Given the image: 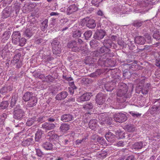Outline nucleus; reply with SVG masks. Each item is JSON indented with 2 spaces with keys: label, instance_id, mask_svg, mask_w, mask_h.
I'll list each match as a JSON object with an SVG mask.
<instances>
[{
  "label": "nucleus",
  "instance_id": "1",
  "mask_svg": "<svg viewBox=\"0 0 160 160\" xmlns=\"http://www.w3.org/2000/svg\"><path fill=\"white\" fill-rule=\"evenodd\" d=\"M118 91L117 93L118 96V102L119 103H122L126 101L127 98L129 97V95L127 93L128 88L127 85L122 82L118 83L117 86Z\"/></svg>",
  "mask_w": 160,
  "mask_h": 160
},
{
  "label": "nucleus",
  "instance_id": "2",
  "mask_svg": "<svg viewBox=\"0 0 160 160\" xmlns=\"http://www.w3.org/2000/svg\"><path fill=\"white\" fill-rule=\"evenodd\" d=\"M117 68L111 70L112 73H113L112 77L114 78V79L110 82H108L104 85L105 88L108 91H112L115 87L117 88L118 83H120L121 77L117 74Z\"/></svg>",
  "mask_w": 160,
  "mask_h": 160
},
{
  "label": "nucleus",
  "instance_id": "3",
  "mask_svg": "<svg viewBox=\"0 0 160 160\" xmlns=\"http://www.w3.org/2000/svg\"><path fill=\"white\" fill-rule=\"evenodd\" d=\"M14 7L11 6L6 7L3 10L1 14L2 18L3 19L9 17H13L14 13L17 14L20 9L19 5L16 4Z\"/></svg>",
  "mask_w": 160,
  "mask_h": 160
},
{
  "label": "nucleus",
  "instance_id": "4",
  "mask_svg": "<svg viewBox=\"0 0 160 160\" xmlns=\"http://www.w3.org/2000/svg\"><path fill=\"white\" fill-rule=\"evenodd\" d=\"M83 42V41L81 39L72 40L68 42L67 46L72 52H79L82 50V47L80 45Z\"/></svg>",
  "mask_w": 160,
  "mask_h": 160
},
{
  "label": "nucleus",
  "instance_id": "5",
  "mask_svg": "<svg viewBox=\"0 0 160 160\" xmlns=\"http://www.w3.org/2000/svg\"><path fill=\"white\" fill-rule=\"evenodd\" d=\"M13 118L17 120H21L25 116V112L19 104L13 108Z\"/></svg>",
  "mask_w": 160,
  "mask_h": 160
},
{
  "label": "nucleus",
  "instance_id": "6",
  "mask_svg": "<svg viewBox=\"0 0 160 160\" xmlns=\"http://www.w3.org/2000/svg\"><path fill=\"white\" fill-rule=\"evenodd\" d=\"M80 24L83 27L86 25L87 27L91 29H94L96 26L95 21L87 17L82 19L80 22Z\"/></svg>",
  "mask_w": 160,
  "mask_h": 160
},
{
  "label": "nucleus",
  "instance_id": "7",
  "mask_svg": "<svg viewBox=\"0 0 160 160\" xmlns=\"http://www.w3.org/2000/svg\"><path fill=\"white\" fill-rule=\"evenodd\" d=\"M142 85H139L136 88V90L139 91L138 93L141 92L143 94H146L148 92V90L151 88V85L149 83H147L143 85L144 83V79H143L140 82Z\"/></svg>",
  "mask_w": 160,
  "mask_h": 160
},
{
  "label": "nucleus",
  "instance_id": "8",
  "mask_svg": "<svg viewBox=\"0 0 160 160\" xmlns=\"http://www.w3.org/2000/svg\"><path fill=\"white\" fill-rule=\"evenodd\" d=\"M51 44L54 54L57 55L60 53L62 50L61 45L58 39H54L51 42Z\"/></svg>",
  "mask_w": 160,
  "mask_h": 160
},
{
  "label": "nucleus",
  "instance_id": "9",
  "mask_svg": "<svg viewBox=\"0 0 160 160\" xmlns=\"http://www.w3.org/2000/svg\"><path fill=\"white\" fill-rule=\"evenodd\" d=\"M114 119L117 122L122 123L126 121L127 117L126 115L120 112L114 114Z\"/></svg>",
  "mask_w": 160,
  "mask_h": 160
},
{
  "label": "nucleus",
  "instance_id": "10",
  "mask_svg": "<svg viewBox=\"0 0 160 160\" xmlns=\"http://www.w3.org/2000/svg\"><path fill=\"white\" fill-rule=\"evenodd\" d=\"M106 95L102 93H99L96 96V103L99 105H102L105 102L106 98Z\"/></svg>",
  "mask_w": 160,
  "mask_h": 160
},
{
  "label": "nucleus",
  "instance_id": "11",
  "mask_svg": "<svg viewBox=\"0 0 160 160\" xmlns=\"http://www.w3.org/2000/svg\"><path fill=\"white\" fill-rule=\"evenodd\" d=\"M51 75H48L46 77L45 80L44 81V82L51 83L53 82L56 79L58 78V73L56 71L51 72Z\"/></svg>",
  "mask_w": 160,
  "mask_h": 160
},
{
  "label": "nucleus",
  "instance_id": "12",
  "mask_svg": "<svg viewBox=\"0 0 160 160\" xmlns=\"http://www.w3.org/2000/svg\"><path fill=\"white\" fill-rule=\"evenodd\" d=\"M74 116L71 113H65L61 116L60 120L63 122H68L74 120Z\"/></svg>",
  "mask_w": 160,
  "mask_h": 160
},
{
  "label": "nucleus",
  "instance_id": "13",
  "mask_svg": "<svg viewBox=\"0 0 160 160\" xmlns=\"http://www.w3.org/2000/svg\"><path fill=\"white\" fill-rule=\"evenodd\" d=\"M106 34V32L102 29L97 30L93 36V38L100 40L102 39Z\"/></svg>",
  "mask_w": 160,
  "mask_h": 160
},
{
  "label": "nucleus",
  "instance_id": "14",
  "mask_svg": "<svg viewBox=\"0 0 160 160\" xmlns=\"http://www.w3.org/2000/svg\"><path fill=\"white\" fill-rule=\"evenodd\" d=\"M105 137L108 142L111 143L114 142L116 140L115 135L110 131H109L108 132L106 133Z\"/></svg>",
  "mask_w": 160,
  "mask_h": 160
},
{
  "label": "nucleus",
  "instance_id": "15",
  "mask_svg": "<svg viewBox=\"0 0 160 160\" xmlns=\"http://www.w3.org/2000/svg\"><path fill=\"white\" fill-rule=\"evenodd\" d=\"M154 104L151 108V111L154 113L158 112L160 111V99L155 100Z\"/></svg>",
  "mask_w": 160,
  "mask_h": 160
},
{
  "label": "nucleus",
  "instance_id": "16",
  "mask_svg": "<svg viewBox=\"0 0 160 160\" xmlns=\"http://www.w3.org/2000/svg\"><path fill=\"white\" fill-rule=\"evenodd\" d=\"M47 137L50 142H53L58 139L59 136L55 133L54 131H52L48 132Z\"/></svg>",
  "mask_w": 160,
  "mask_h": 160
},
{
  "label": "nucleus",
  "instance_id": "17",
  "mask_svg": "<svg viewBox=\"0 0 160 160\" xmlns=\"http://www.w3.org/2000/svg\"><path fill=\"white\" fill-rule=\"evenodd\" d=\"M56 127L54 124L52 123L46 122L42 124V128L45 131L53 129Z\"/></svg>",
  "mask_w": 160,
  "mask_h": 160
},
{
  "label": "nucleus",
  "instance_id": "18",
  "mask_svg": "<svg viewBox=\"0 0 160 160\" xmlns=\"http://www.w3.org/2000/svg\"><path fill=\"white\" fill-rule=\"evenodd\" d=\"M68 95V93L67 92L62 91L57 94L55 98L56 100L62 101L66 98Z\"/></svg>",
  "mask_w": 160,
  "mask_h": 160
},
{
  "label": "nucleus",
  "instance_id": "19",
  "mask_svg": "<svg viewBox=\"0 0 160 160\" xmlns=\"http://www.w3.org/2000/svg\"><path fill=\"white\" fill-rule=\"evenodd\" d=\"M103 45L104 46L110 49L112 47H113V45H114V43H113L112 40L109 38H107L103 41L102 42Z\"/></svg>",
  "mask_w": 160,
  "mask_h": 160
},
{
  "label": "nucleus",
  "instance_id": "20",
  "mask_svg": "<svg viewBox=\"0 0 160 160\" xmlns=\"http://www.w3.org/2000/svg\"><path fill=\"white\" fill-rule=\"evenodd\" d=\"M12 90V88L11 86L5 85L0 89V93L2 94L5 95Z\"/></svg>",
  "mask_w": 160,
  "mask_h": 160
},
{
  "label": "nucleus",
  "instance_id": "21",
  "mask_svg": "<svg viewBox=\"0 0 160 160\" xmlns=\"http://www.w3.org/2000/svg\"><path fill=\"white\" fill-rule=\"evenodd\" d=\"M92 96V93L90 92L84 93L80 97V100L82 102L87 101L89 100Z\"/></svg>",
  "mask_w": 160,
  "mask_h": 160
},
{
  "label": "nucleus",
  "instance_id": "22",
  "mask_svg": "<svg viewBox=\"0 0 160 160\" xmlns=\"http://www.w3.org/2000/svg\"><path fill=\"white\" fill-rule=\"evenodd\" d=\"M12 43L14 44L17 42L18 40L21 38V34L19 31H16L13 32L12 36Z\"/></svg>",
  "mask_w": 160,
  "mask_h": 160
},
{
  "label": "nucleus",
  "instance_id": "23",
  "mask_svg": "<svg viewBox=\"0 0 160 160\" xmlns=\"http://www.w3.org/2000/svg\"><path fill=\"white\" fill-rule=\"evenodd\" d=\"M43 132L41 130H38L35 134V141L36 142H40L42 140Z\"/></svg>",
  "mask_w": 160,
  "mask_h": 160
},
{
  "label": "nucleus",
  "instance_id": "24",
  "mask_svg": "<svg viewBox=\"0 0 160 160\" xmlns=\"http://www.w3.org/2000/svg\"><path fill=\"white\" fill-rule=\"evenodd\" d=\"M18 96L17 93H14L12 94V98L10 101V107L12 108L15 106L18 100Z\"/></svg>",
  "mask_w": 160,
  "mask_h": 160
},
{
  "label": "nucleus",
  "instance_id": "25",
  "mask_svg": "<svg viewBox=\"0 0 160 160\" xmlns=\"http://www.w3.org/2000/svg\"><path fill=\"white\" fill-rule=\"evenodd\" d=\"M34 143L33 139L32 138H28L22 142V145L23 146H28L33 144Z\"/></svg>",
  "mask_w": 160,
  "mask_h": 160
},
{
  "label": "nucleus",
  "instance_id": "26",
  "mask_svg": "<svg viewBox=\"0 0 160 160\" xmlns=\"http://www.w3.org/2000/svg\"><path fill=\"white\" fill-rule=\"evenodd\" d=\"M134 41L137 44L140 45L144 44L146 42L145 38L142 36L136 37L134 38Z\"/></svg>",
  "mask_w": 160,
  "mask_h": 160
},
{
  "label": "nucleus",
  "instance_id": "27",
  "mask_svg": "<svg viewBox=\"0 0 160 160\" xmlns=\"http://www.w3.org/2000/svg\"><path fill=\"white\" fill-rule=\"evenodd\" d=\"M70 125L68 123H62L60 127V131L63 132H65L68 130L70 128Z\"/></svg>",
  "mask_w": 160,
  "mask_h": 160
},
{
  "label": "nucleus",
  "instance_id": "28",
  "mask_svg": "<svg viewBox=\"0 0 160 160\" xmlns=\"http://www.w3.org/2000/svg\"><path fill=\"white\" fill-rule=\"evenodd\" d=\"M98 121L96 119H91L89 123V126L90 129L94 130L97 127Z\"/></svg>",
  "mask_w": 160,
  "mask_h": 160
},
{
  "label": "nucleus",
  "instance_id": "29",
  "mask_svg": "<svg viewBox=\"0 0 160 160\" xmlns=\"http://www.w3.org/2000/svg\"><path fill=\"white\" fill-rule=\"evenodd\" d=\"M99 51L100 52V53H101V54H109L111 52L110 49L104 46L103 45L100 48Z\"/></svg>",
  "mask_w": 160,
  "mask_h": 160
},
{
  "label": "nucleus",
  "instance_id": "30",
  "mask_svg": "<svg viewBox=\"0 0 160 160\" xmlns=\"http://www.w3.org/2000/svg\"><path fill=\"white\" fill-rule=\"evenodd\" d=\"M11 34V32L9 31L5 32L1 37L2 39L1 41L4 42L6 40H8L10 37Z\"/></svg>",
  "mask_w": 160,
  "mask_h": 160
},
{
  "label": "nucleus",
  "instance_id": "31",
  "mask_svg": "<svg viewBox=\"0 0 160 160\" xmlns=\"http://www.w3.org/2000/svg\"><path fill=\"white\" fill-rule=\"evenodd\" d=\"M103 56H102L100 57L98 61V64L101 67H105L106 65L107 59L106 58L103 57Z\"/></svg>",
  "mask_w": 160,
  "mask_h": 160
},
{
  "label": "nucleus",
  "instance_id": "32",
  "mask_svg": "<svg viewBox=\"0 0 160 160\" xmlns=\"http://www.w3.org/2000/svg\"><path fill=\"white\" fill-rule=\"evenodd\" d=\"M38 99L36 96L32 97L30 101L28 102V105L29 107H32L35 106L37 102Z\"/></svg>",
  "mask_w": 160,
  "mask_h": 160
},
{
  "label": "nucleus",
  "instance_id": "33",
  "mask_svg": "<svg viewBox=\"0 0 160 160\" xmlns=\"http://www.w3.org/2000/svg\"><path fill=\"white\" fill-rule=\"evenodd\" d=\"M48 19H45L41 22L40 28L42 31H44L48 28Z\"/></svg>",
  "mask_w": 160,
  "mask_h": 160
},
{
  "label": "nucleus",
  "instance_id": "34",
  "mask_svg": "<svg viewBox=\"0 0 160 160\" xmlns=\"http://www.w3.org/2000/svg\"><path fill=\"white\" fill-rule=\"evenodd\" d=\"M98 40L93 39L91 40L90 42V45L91 48L95 49L99 46L100 42Z\"/></svg>",
  "mask_w": 160,
  "mask_h": 160
},
{
  "label": "nucleus",
  "instance_id": "35",
  "mask_svg": "<svg viewBox=\"0 0 160 160\" xmlns=\"http://www.w3.org/2000/svg\"><path fill=\"white\" fill-rule=\"evenodd\" d=\"M42 146L46 150H52L53 148V145L52 143L46 142H43Z\"/></svg>",
  "mask_w": 160,
  "mask_h": 160
},
{
  "label": "nucleus",
  "instance_id": "36",
  "mask_svg": "<svg viewBox=\"0 0 160 160\" xmlns=\"http://www.w3.org/2000/svg\"><path fill=\"white\" fill-rule=\"evenodd\" d=\"M32 4L26 5V4L22 8V10L24 13H27L31 11L32 8L31 7Z\"/></svg>",
  "mask_w": 160,
  "mask_h": 160
},
{
  "label": "nucleus",
  "instance_id": "37",
  "mask_svg": "<svg viewBox=\"0 0 160 160\" xmlns=\"http://www.w3.org/2000/svg\"><path fill=\"white\" fill-rule=\"evenodd\" d=\"M116 64V62L114 60L111 59H107L106 67H113L115 66Z\"/></svg>",
  "mask_w": 160,
  "mask_h": 160
},
{
  "label": "nucleus",
  "instance_id": "38",
  "mask_svg": "<svg viewBox=\"0 0 160 160\" xmlns=\"http://www.w3.org/2000/svg\"><path fill=\"white\" fill-rule=\"evenodd\" d=\"M26 39L23 38H19V40H18L17 42H15L14 44L19 46L21 47L23 46L26 43Z\"/></svg>",
  "mask_w": 160,
  "mask_h": 160
},
{
  "label": "nucleus",
  "instance_id": "39",
  "mask_svg": "<svg viewBox=\"0 0 160 160\" xmlns=\"http://www.w3.org/2000/svg\"><path fill=\"white\" fill-rule=\"evenodd\" d=\"M125 130L128 132H133L135 131V129L134 125L131 124L125 125L124 127Z\"/></svg>",
  "mask_w": 160,
  "mask_h": 160
},
{
  "label": "nucleus",
  "instance_id": "40",
  "mask_svg": "<svg viewBox=\"0 0 160 160\" xmlns=\"http://www.w3.org/2000/svg\"><path fill=\"white\" fill-rule=\"evenodd\" d=\"M78 10V8L75 4L71 5L68 8V13L70 14Z\"/></svg>",
  "mask_w": 160,
  "mask_h": 160
},
{
  "label": "nucleus",
  "instance_id": "41",
  "mask_svg": "<svg viewBox=\"0 0 160 160\" xmlns=\"http://www.w3.org/2000/svg\"><path fill=\"white\" fill-rule=\"evenodd\" d=\"M84 62L86 64L91 65L94 63V61L91 57L88 56L85 58Z\"/></svg>",
  "mask_w": 160,
  "mask_h": 160
},
{
  "label": "nucleus",
  "instance_id": "42",
  "mask_svg": "<svg viewBox=\"0 0 160 160\" xmlns=\"http://www.w3.org/2000/svg\"><path fill=\"white\" fill-rule=\"evenodd\" d=\"M137 61H135L133 63L130 64H126V65L127 67L129 69H131L134 70L137 67Z\"/></svg>",
  "mask_w": 160,
  "mask_h": 160
},
{
  "label": "nucleus",
  "instance_id": "43",
  "mask_svg": "<svg viewBox=\"0 0 160 160\" xmlns=\"http://www.w3.org/2000/svg\"><path fill=\"white\" fill-rule=\"evenodd\" d=\"M143 146V143L142 142H136L132 145V148L135 149H140Z\"/></svg>",
  "mask_w": 160,
  "mask_h": 160
},
{
  "label": "nucleus",
  "instance_id": "44",
  "mask_svg": "<svg viewBox=\"0 0 160 160\" xmlns=\"http://www.w3.org/2000/svg\"><path fill=\"white\" fill-rule=\"evenodd\" d=\"M93 107V104L92 102H88L83 105V108L85 110H90L92 109Z\"/></svg>",
  "mask_w": 160,
  "mask_h": 160
},
{
  "label": "nucleus",
  "instance_id": "45",
  "mask_svg": "<svg viewBox=\"0 0 160 160\" xmlns=\"http://www.w3.org/2000/svg\"><path fill=\"white\" fill-rule=\"evenodd\" d=\"M82 33L80 30H76L72 32V36L73 38H76L75 39H79V38L81 37Z\"/></svg>",
  "mask_w": 160,
  "mask_h": 160
},
{
  "label": "nucleus",
  "instance_id": "46",
  "mask_svg": "<svg viewBox=\"0 0 160 160\" xmlns=\"http://www.w3.org/2000/svg\"><path fill=\"white\" fill-rule=\"evenodd\" d=\"M8 105L9 103L8 101H2L0 104V110H4L7 108Z\"/></svg>",
  "mask_w": 160,
  "mask_h": 160
},
{
  "label": "nucleus",
  "instance_id": "47",
  "mask_svg": "<svg viewBox=\"0 0 160 160\" xmlns=\"http://www.w3.org/2000/svg\"><path fill=\"white\" fill-rule=\"evenodd\" d=\"M36 116H34L32 118H29L27 120L26 124L28 126H31L34 122L35 120Z\"/></svg>",
  "mask_w": 160,
  "mask_h": 160
},
{
  "label": "nucleus",
  "instance_id": "48",
  "mask_svg": "<svg viewBox=\"0 0 160 160\" xmlns=\"http://www.w3.org/2000/svg\"><path fill=\"white\" fill-rule=\"evenodd\" d=\"M100 51L98 50L92 52L90 53V55L92 56L93 57H99L100 58L102 55H101V53H100Z\"/></svg>",
  "mask_w": 160,
  "mask_h": 160
},
{
  "label": "nucleus",
  "instance_id": "49",
  "mask_svg": "<svg viewBox=\"0 0 160 160\" xmlns=\"http://www.w3.org/2000/svg\"><path fill=\"white\" fill-rule=\"evenodd\" d=\"M32 92H27L24 93L23 97V99L25 102L29 100V97H31Z\"/></svg>",
  "mask_w": 160,
  "mask_h": 160
},
{
  "label": "nucleus",
  "instance_id": "50",
  "mask_svg": "<svg viewBox=\"0 0 160 160\" xmlns=\"http://www.w3.org/2000/svg\"><path fill=\"white\" fill-rule=\"evenodd\" d=\"M21 54L20 53L15 54L14 57L13 59L11 61V63L13 64H15V63H16L18 61H19Z\"/></svg>",
  "mask_w": 160,
  "mask_h": 160
},
{
  "label": "nucleus",
  "instance_id": "51",
  "mask_svg": "<svg viewBox=\"0 0 160 160\" xmlns=\"http://www.w3.org/2000/svg\"><path fill=\"white\" fill-rule=\"evenodd\" d=\"M143 22H144L142 21L136 20L134 21L132 23V25L136 28H138L142 25Z\"/></svg>",
  "mask_w": 160,
  "mask_h": 160
},
{
  "label": "nucleus",
  "instance_id": "52",
  "mask_svg": "<svg viewBox=\"0 0 160 160\" xmlns=\"http://www.w3.org/2000/svg\"><path fill=\"white\" fill-rule=\"evenodd\" d=\"M123 72V76L125 78L128 79L130 78L131 76V72L129 71V70H127L126 71H124Z\"/></svg>",
  "mask_w": 160,
  "mask_h": 160
},
{
  "label": "nucleus",
  "instance_id": "53",
  "mask_svg": "<svg viewBox=\"0 0 160 160\" xmlns=\"http://www.w3.org/2000/svg\"><path fill=\"white\" fill-rule=\"evenodd\" d=\"M108 154V153L107 152L105 151H102L100 153H98L97 154V155L99 158H101V159H103L105 158Z\"/></svg>",
  "mask_w": 160,
  "mask_h": 160
},
{
  "label": "nucleus",
  "instance_id": "54",
  "mask_svg": "<svg viewBox=\"0 0 160 160\" xmlns=\"http://www.w3.org/2000/svg\"><path fill=\"white\" fill-rule=\"evenodd\" d=\"M92 32L91 30H88L86 31L84 34L85 39L87 40L88 39L92 36Z\"/></svg>",
  "mask_w": 160,
  "mask_h": 160
},
{
  "label": "nucleus",
  "instance_id": "55",
  "mask_svg": "<svg viewBox=\"0 0 160 160\" xmlns=\"http://www.w3.org/2000/svg\"><path fill=\"white\" fill-rule=\"evenodd\" d=\"M153 37L157 40H160V32L159 31L157 30L154 32L153 35Z\"/></svg>",
  "mask_w": 160,
  "mask_h": 160
},
{
  "label": "nucleus",
  "instance_id": "56",
  "mask_svg": "<svg viewBox=\"0 0 160 160\" xmlns=\"http://www.w3.org/2000/svg\"><path fill=\"white\" fill-rule=\"evenodd\" d=\"M71 142V140H70V138L65 136L64 138V140L63 141H62V143L66 147L69 145V144Z\"/></svg>",
  "mask_w": 160,
  "mask_h": 160
},
{
  "label": "nucleus",
  "instance_id": "57",
  "mask_svg": "<svg viewBox=\"0 0 160 160\" xmlns=\"http://www.w3.org/2000/svg\"><path fill=\"white\" fill-rule=\"evenodd\" d=\"M91 82V81L87 78H83L81 80V82L85 84L90 83Z\"/></svg>",
  "mask_w": 160,
  "mask_h": 160
},
{
  "label": "nucleus",
  "instance_id": "58",
  "mask_svg": "<svg viewBox=\"0 0 160 160\" xmlns=\"http://www.w3.org/2000/svg\"><path fill=\"white\" fill-rule=\"evenodd\" d=\"M32 35V32L29 29H27L24 32V36L28 38L31 37Z\"/></svg>",
  "mask_w": 160,
  "mask_h": 160
},
{
  "label": "nucleus",
  "instance_id": "59",
  "mask_svg": "<svg viewBox=\"0 0 160 160\" xmlns=\"http://www.w3.org/2000/svg\"><path fill=\"white\" fill-rule=\"evenodd\" d=\"M102 0H92V3L96 7L99 6V3L101 2Z\"/></svg>",
  "mask_w": 160,
  "mask_h": 160
},
{
  "label": "nucleus",
  "instance_id": "60",
  "mask_svg": "<svg viewBox=\"0 0 160 160\" xmlns=\"http://www.w3.org/2000/svg\"><path fill=\"white\" fill-rule=\"evenodd\" d=\"M35 150L36 154L39 157H42V156L44 155L43 152H42L40 149L36 148Z\"/></svg>",
  "mask_w": 160,
  "mask_h": 160
},
{
  "label": "nucleus",
  "instance_id": "61",
  "mask_svg": "<svg viewBox=\"0 0 160 160\" xmlns=\"http://www.w3.org/2000/svg\"><path fill=\"white\" fill-rule=\"evenodd\" d=\"M12 0H4L2 2V6L5 7L9 5L12 2Z\"/></svg>",
  "mask_w": 160,
  "mask_h": 160
},
{
  "label": "nucleus",
  "instance_id": "62",
  "mask_svg": "<svg viewBox=\"0 0 160 160\" xmlns=\"http://www.w3.org/2000/svg\"><path fill=\"white\" fill-rule=\"evenodd\" d=\"M97 141L102 144H105L106 141L102 137H99L97 139Z\"/></svg>",
  "mask_w": 160,
  "mask_h": 160
},
{
  "label": "nucleus",
  "instance_id": "63",
  "mask_svg": "<svg viewBox=\"0 0 160 160\" xmlns=\"http://www.w3.org/2000/svg\"><path fill=\"white\" fill-rule=\"evenodd\" d=\"M132 116L134 118H137L138 117L140 116L141 114H140L138 113H135L133 111H130L129 112Z\"/></svg>",
  "mask_w": 160,
  "mask_h": 160
},
{
  "label": "nucleus",
  "instance_id": "64",
  "mask_svg": "<svg viewBox=\"0 0 160 160\" xmlns=\"http://www.w3.org/2000/svg\"><path fill=\"white\" fill-rule=\"evenodd\" d=\"M118 43L122 48H123L124 47V42L121 39H119L118 40Z\"/></svg>",
  "mask_w": 160,
  "mask_h": 160
}]
</instances>
